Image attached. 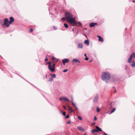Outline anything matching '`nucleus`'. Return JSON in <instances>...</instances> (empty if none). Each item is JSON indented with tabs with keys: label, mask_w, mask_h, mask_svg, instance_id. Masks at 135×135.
I'll list each match as a JSON object with an SVG mask.
<instances>
[{
	"label": "nucleus",
	"mask_w": 135,
	"mask_h": 135,
	"mask_svg": "<svg viewBox=\"0 0 135 135\" xmlns=\"http://www.w3.org/2000/svg\"><path fill=\"white\" fill-rule=\"evenodd\" d=\"M65 16L67 21L73 26H76L77 23L75 22L73 15L69 12H65Z\"/></svg>",
	"instance_id": "1"
},
{
	"label": "nucleus",
	"mask_w": 135,
	"mask_h": 135,
	"mask_svg": "<svg viewBox=\"0 0 135 135\" xmlns=\"http://www.w3.org/2000/svg\"><path fill=\"white\" fill-rule=\"evenodd\" d=\"M111 75L108 72H105L102 73L101 76L102 79L105 81L109 80L110 78Z\"/></svg>",
	"instance_id": "2"
},
{
	"label": "nucleus",
	"mask_w": 135,
	"mask_h": 135,
	"mask_svg": "<svg viewBox=\"0 0 135 135\" xmlns=\"http://www.w3.org/2000/svg\"><path fill=\"white\" fill-rule=\"evenodd\" d=\"M135 57V54L134 53H132V54L130 56L128 60V63H131V60L132 58L133 57Z\"/></svg>",
	"instance_id": "3"
},
{
	"label": "nucleus",
	"mask_w": 135,
	"mask_h": 135,
	"mask_svg": "<svg viewBox=\"0 0 135 135\" xmlns=\"http://www.w3.org/2000/svg\"><path fill=\"white\" fill-rule=\"evenodd\" d=\"M99 96L98 94H96L94 97L93 99V102L94 103H96L98 99Z\"/></svg>",
	"instance_id": "4"
},
{
	"label": "nucleus",
	"mask_w": 135,
	"mask_h": 135,
	"mask_svg": "<svg viewBox=\"0 0 135 135\" xmlns=\"http://www.w3.org/2000/svg\"><path fill=\"white\" fill-rule=\"evenodd\" d=\"M8 20L7 18H6L4 20V25L6 26L7 27L9 26V25L8 24Z\"/></svg>",
	"instance_id": "5"
},
{
	"label": "nucleus",
	"mask_w": 135,
	"mask_h": 135,
	"mask_svg": "<svg viewBox=\"0 0 135 135\" xmlns=\"http://www.w3.org/2000/svg\"><path fill=\"white\" fill-rule=\"evenodd\" d=\"M69 61V60L68 59H65L62 60V61L64 65H65V63H68Z\"/></svg>",
	"instance_id": "6"
},
{
	"label": "nucleus",
	"mask_w": 135,
	"mask_h": 135,
	"mask_svg": "<svg viewBox=\"0 0 135 135\" xmlns=\"http://www.w3.org/2000/svg\"><path fill=\"white\" fill-rule=\"evenodd\" d=\"M55 64H53V67L52 68H51V67H50V68L49 69V70H50L52 72H54L55 70Z\"/></svg>",
	"instance_id": "7"
},
{
	"label": "nucleus",
	"mask_w": 135,
	"mask_h": 135,
	"mask_svg": "<svg viewBox=\"0 0 135 135\" xmlns=\"http://www.w3.org/2000/svg\"><path fill=\"white\" fill-rule=\"evenodd\" d=\"M70 97L71 99V102L72 104L74 105V106L75 107H76L77 106V105H76V104L75 103H74L73 102V96H70Z\"/></svg>",
	"instance_id": "8"
},
{
	"label": "nucleus",
	"mask_w": 135,
	"mask_h": 135,
	"mask_svg": "<svg viewBox=\"0 0 135 135\" xmlns=\"http://www.w3.org/2000/svg\"><path fill=\"white\" fill-rule=\"evenodd\" d=\"M97 37H99L98 40L99 41L103 42L104 40L102 37L99 36H98Z\"/></svg>",
	"instance_id": "9"
},
{
	"label": "nucleus",
	"mask_w": 135,
	"mask_h": 135,
	"mask_svg": "<svg viewBox=\"0 0 135 135\" xmlns=\"http://www.w3.org/2000/svg\"><path fill=\"white\" fill-rule=\"evenodd\" d=\"M73 62H78L80 63V62L78 60V59H73Z\"/></svg>",
	"instance_id": "10"
},
{
	"label": "nucleus",
	"mask_w": 135,
	"mask_h": 135,
	"mask_svg": "<svg viewBox=\"0 0 135 135\" xmlns=\"http://www.w3.org/2000/svg\"><path fill=\"white\" fill-rule=\"evenodd\" d=\"M95 127L97 129V130H98V132H99L101 131H102V129L98 126H96Z\"/></svg>",
	"instance_id": "11"
},
{
	"label": "nucleus",
	"mask_w": 135,
	"mask_h": 135,
	"mask_svg": "<svg viewBox=\"0 0 135 135\" xmlns=\"http://www.w3.org/2000/svg\"><path fill=\"white\" fill-rule=\"evenodd\" d=\"M97 25V23H91L90 24V27H92L94 26Z\"/></svg>",
	"instance_id": "12"
},
{
	"label": "nucleus",
	"mask_w": 135,
	"mask_h": 135,
	"mask_svg": "<svg viewBox=\"0 0 135 135\" xmlns=\"http://www.w3.org/2000/svg\"><path fill=\"white\" fill-rule=\"evenodd\" d=\"M68 107L69 108L68 110L70 112L72 113L73 112V111L71 107L69 106H68Z\"/></svg>",
	"instance_id": "13"
},
{
	"label": "nucleus",
	"mask_w": 135,
	"mask_h": 135,
	"mask_svg": "<svg viewBox=\"0 0 135 135\" xmlns=\"http://www.w3.org/2000/svg\"><path fill=\"white\" fill-rule=\"evenodd\" d=\"M78 47L80 48H83V45L79 43L78 45Z\"/></svg>",
	"instance_id": "14"
},
{
	"label": "nucleus",
	"mask_w": 135,
	"mask_h": 135,
	"mask_svg": "<svg viewBox=\"0 0 135 135\" xmlns=\"http://www.w3.org/2000/svg\"><path fill=\"white\" fill-rule=\"evenodd\" d=\"M77 128L80 131H84V130L83 129L82 127H77Z\"/></svg>",
	"instance_id": "15"
},
{
	"label": "nucleus",
	"mask_w": 135,
	"mask_h": 135,
	"mask_svg": "<svg viewBox=\"0 0 135 135\" xmlns=\"http://www.w3.org/2000/svg\"><path fill=\"white\" fill-rule=\"evenodd\" d=\"M132 64L131 65L133 67H134L135 66V62L133 61H132Z\"/></svg>",
	"instance_id": "16"
},
{
	"label": "nucleus",
	"mask_w": 135,
	"mask_h": 135,
	"mask_svg": "<svg viewBox=\"0 0 135 135\" xmlns=\"http://www.w3.org/2000/svg\"><path fill=\"white\" fill-rule=\"evenodd\" d=\"M9 20H10V21H11V22H13L14 21V18L12 17H10V18Z\"/></svg>",
	"instance_id": "17"
},
{
	"label": "nucleus",
	"mask_w": 135,
	"mask_h": 135,
	"mask_svg": "<svg viewBox=\"0 0 135 135\" xmlns=\"http://www.w3.org/2000/svg\"><path fill=\"white\" fill-rule=\"evenodd\" d=\"M91 132L93 133H94L95 132H98V130L96 129H94L92 130Z\"/></svg>",
	"instance_id": "18"
},
{
	"label": "nucleus",
	"mask_w": 135,
	"mask_h": 135,
	"mask_svg": "<svg viewBox=\"0 0 135 135\" xmlns=\"http://www.w3.org/2000/svg\"><path fill=\"white\" fill-rule=\"evenodd\" d=\"M63 99L64 100L67 101L68 102H69V99H68L66 98V97H63Z\"/></svg>",
	"instance_id": "19"
},
{
	"label": "nucleus",
	"mask_w": 135,
	"mask_h": 135,
	"mask_svg": "<svg viewBox=\"0 0 135 135\" xmlns=\"http://www.w3.org/2000/svg\"><path fill=\"white\" fill-rule=\"evenodd\" d=\"M64 26L66 28H67L68 27V25L66 23H64Z\"/></svg>",
	"instance_id": "20"
},
{
	"label": "nucleus",
	"mask_w": 135,
	"mask_h": 135,
	"mask_svg": "<svg viewBox=\"0 0 135 135\" xmlns=\"http://www.w3.org/2000/svg\"><path fill=\"white\" fill-rule=\"evenodd\" d=\"M66 20V17H63L61 19V20L63 21H64Z\"/></svg>",
	"instance_id": "21"
},
{
	"label": "nucleus",
	"mask_w": 135,
	"mask_h": 135,
	"mask_svg": "<svg viewBox=\"0 0 135 135\" xmlns=\"http://www.w3.org/2000/svg\"><path fill=\"white\" fill-rule=\"evenodd\" d=\"M48 64H49V69L50 68V67H51V62H48Z\"/></svg>",
	"instance_id": "22"
},
{
	"label": "nucleus",
	"mask_w": 135,
	"mask_h": 135,
	"mask_svg": "<svg viewBox=\"0 0 135 135\" xmlns=\"http://www.w3.org/2000/svg\"><path fill=\"white\" fill-rule=\"evenodd\" d=\"M52 76V77L54 78H55L56 77V75L55 74H53V75H51Z\"/></svg>",
	"instance_id": "23"
},
{
	"label": "nucleus",
	"mask_w": 135,
	"mask_h": 135,
	"mask_svg": "<svg viewBox=\"0 0 135 135\" xmlns=\"http://www.w3.org/2000/svg\"><path fill=\"white\" fill-rule=\"evenodd\" d=\"M100 111V109L98 107H97V112H99Z\"/></svg>",
	"instance_id": "24"
},
{
	"label": "nucleus",
	"mask_w": 135,
	"mask_h": 135,
	"mask_svg": "<svg viewBox=\"0 0 135 135\" xmlns=\"http://www.w3.org/2000/svg\"><path fill=\"white\" fill-rule=\"evenodd\" d=\"M115 108H113V110L112 111H111L110 113H113L115 111Z\"/></svg>",
	"instance_id": "25"
},
{
	"label": "nucleus",
	"mask_w": 135,
	"mask_h": 135,
	"mask_svg": "<svg viewBox=\"0 0 135 135\" xmlns=\"http://www.w3.org/2000/svg\"><path fill=\"white\" fill-rule=\"evenodd\" d=\"M78 118L80 120H81L82 119V118L80 116H78Z\"/></svg>",
	"instance_id": "26"
},
{
	"label": "nucleus",
	"mask_w": 135,
	"mask_h": 135,
	"mask_svg": "<svg viewBox=\"0 0 135 135\" xmlns=\"http://www.w3.org/2000/svg\"><path fill=\"white\" fill-rule=\"evenodd\" d=\"M53 80V79L52 78H51L49 80V81H51Z\"/></svg>",
	"instance_id": "27"
},
{
	"label": "nucleus",
	"mask_w": 135,
	"mask_h": 135,
	"mask_svg": "<svg viewBox=\"0 0 135 135\" xmlns=\"http://www.w3.org/2000/svg\"><path fill=\"white\" fill-rule=\"evenodd\" d=\"M70 116L69 114L67 115L66 117V118H69Z\"/></svg>",
	"instance_id": "28"
},
{
	"label": "nucleus",
	"mask_w": 135,
	"mask_h": 135,
	"mask_svg": "<svg viewBox=\"0 0 135 135\" xmlns=\"http://www.w3.org/2000/svg\"><path fill=\"white\" fill-rule=\"evenodd\" d=\"M68 70V69H65L64 70H63V71L64 72H67V71Z\"/></svg>",
	"instance_id": "29"
},
{
	"label": "nucleus",
	"mask_w": 135,
	"mask_h": 135,
	"mask_svg": "<svg viewBox=\"0 0 135 135\" xmlns=\"http://www.w3.org/2000/svg\"><path fill=\"white\" fill-rule=\"evenodd\" d=\"M66 113L65 112H63V115H64V116H65L66 115Z\"/></svg>",
	"instance_id": "30"
},
{
	"label": "nucleus",
	"mask_w": 135,
	"mask_h": 135,
	"mask_svg": "<svg viewBox=\"0 0 135 135\" xmlns=\"http://www.w3.org/2000/svg\"><path fill=\"white\" fill-rule=\"evenodd\" d=\"M8 22L9 23V24L8 25H9L11 24L12 23V22H11V21H8Z\"/></svg>",
	"instance_id": "31"
},
{
	"label": "nucleus",
	"mask_w": 135,
	"mask_h": 135,
	"mask_svg": "<svg viewBox=\"0 0 135 135\" xmlns=\"http://www.w3.org/2000/svg\"><path fill=\"white\" fill-rule=\"evenodd\" d=\"M55 59V57H52V59L53 60H54Z\"/></svg>",
	"instance_id": "32"
},
{
	"label": "nucleus",
	"mask_w": 135,
	"mask_h": 135,
	"mask_svg": "<svg viewBox=\"0 0 135 135\" xmlns=\"http://www.w3.org/2000/svg\"><path fill=\"white\" fill-rule=\"evenodd\" d=\"M97 119L96 117V116H95L94 117V120H97Z\"/></svg>",
	"instance_id": "33"
},
{
	"label": "nucleus",
	"mask_w": 135,
	"mask_h": 135,
	"mask_svg": "<svg viewBox=\"0 0 135 135\" xmlns=\"http://www.w3.org/2000/svg\"><path fill=\"white\" fill-rule=\"evenodd\" d=\"M84 42H89V41L88 40H85Z\"/></svg>",
	"instance_id": "34"
},
{
	"label": "nucleus",
	"mask_w": 135,
	"mask_h": 135,
	"mask_svg": "<svg viewBox=\"0 0 135 135\" xmlns=\"http://www.w3.org/2000/svg\"><path fill=\"white\" fill-rule=\"evenodd\" d=\"M63 108H64V109H66V107L65 106V105H63Z\"/></svg>",
	"instance_id": "35"
},
{
	"label": "nucleus",
	"mask_w": 135,
	"mask_h": 135,
	"mask_svg": "<svg viewBox=\"0 0 135 135\" xmlns=\"http://www.w3.org/2000/svg\"><path fill=\"white\" fill-rule=\"evenodd\" d=\"M78 23L79 24V25L80 26H81L82 24H81V22H79Z\"/></svg>",
	"instance_id": "36"
},
{
	"label": "nucleus",
	"mask_w": 135,
	"mask_h": 135,
	"mask_svg": "<svg viewBox=\"0 0 135 135\" xmlns=\"http://www.w3.org/2000/svg\"><path fill=\"white\" fill-rule=\"evenodd\" d=\"M85 59L86 60H88L89 59V58L88 57H86L85 58Z\"/></svg>",
	"instance_id": "37"
},
{
	"label": "nucleus",
	"mask_w": 135,
	"mask_h": 135,
	"mask_svg": "<svg viewBox=\"0 0 135 135\" xmlns=\"http://www.w3.org/2000/svg\"><path fill=\"white\" fill-rule=\"evenodd\" d=\"M85 44H86L88 46L89 45V43H84Z\"/></svg>",
	"instance_id": "38"
},
{
	"label": "nucleus",
	"mask_w": 135,
	"mask_h": 135,
	"mask_svg": "<svg viewBox=\"0 0 135 135\" xmlns=\"http://www.w3.org/2000/svg\"><path fill=\"white\" fill-rule=\"evenodd\" d=\"M70 123H71V122L70 121H68L67 122V123L68 124H70Z\"/></svg>",
	"instance_id": "39"
},
{
	"label": "nucleus",
	"mask_w": 135,
	"mask_h": 135,
	"mask_svg": "<svg viewBox=\"0 0 135 135\" xmlns=\"http://www.w3.org/2000/svg\"><path fill=\"white\" fill-rule=\"evenodd\" d=\"M103 133L104 134V135H108L105 132H103Z\"/></svg>",
	"instance_id": "40"
},
{
	"label": "nucleus",
	"mask_w": 135,
	"mask_h": 135,
	"mask_svg": "<svg viewBox=\"0 0 135 135\" xmlns=\"http://www.w3.org/2000/svg\"><path fill=\"white\" fill-rule=\"evenodd\" d=\"M33 31V30L32 28L30 29V32H32Z\"/></svg>",
	"instance_id": "41"
},
{
	"label": "nucleus",
	"mask_w": 135,
	"mask_h": 135,
	"mask_svg": "<svg viewBox=\"0 0 135 135\" xmlns=\"http://www.w3.org/2000/svg\"><path fill=\"white\" fill-rule=\"evenodd\" d=\"M48 60L47 58H46L45 59V61H47Z\"/></svg>",
	"instance_id": "42"
},
{
	"label": "nucleus",
	"mask_w": 135,
	"mask_h": 135,
	"mask_svg": "<svg viewBox=\"0 0 135 135\" xmlns=\"http://www.w3.org/2000/svg\"><path fill=\"white\" fill-rule=\"evenodd\" d=\"M75 109L76 110H77L78 109V108L77 107V106L76 107H75Z\"/></svg>",
	"instance_id": "43"
},
{
	"label": "nucleus",
	"mask_w": 135,
	"mask_h": 135,
	"mask_svg": "<svg viewBox=\"0 0 135 135\" xmlns=\"http://www.w3.org/2000/svg\"><path fill=\"white\" fill-rule=\"evenodd\" d=\"M95 124V123H92V125H94Z\"/></svg>",
	"instance_id": "44"
},
{
	"label": "nucleus",
	"mask_w": 135,
	"mask_h": 135,
	"mask_svg": "<svg viewBox=\"0 0 135 135\" xmlns=\"http://www.w3.org/2000/svg\"><path fill=\"white\" fill-rule=\"evenodd\" d=\"M84 56L85 57H86V56H87V55H86V54H84Z\"/></svg>",
	"instance_id": "45"
},
{
	"label": "nucleus",
	"mask_w": 135,
	"mask_h": 135,
	"mask_svg": "<svg viewBox=\"0 0 135 135\" xmlns=\"http://www.w3.org/2000/svg\"><path fill=\"white\" fill-rule=\"evenodd\" d=\"M62 98H60V100H62Z\"/></svg>",
	"instance_id": "46"
},
{
	"label": "nucleus",
	"mask_w": 135,
	"mask_h": 135,
	"mask_svg": "<svg viewBox=\"0 0 135 135\" xmlns=\"http://www.w3.org/2000/svg\"><path fill=\"white\" fill-rule=\"evenodd\" d=\"M132 2H134V3H135V1H133Z\"/></svg>",
	"instance_id": "47"
},
{
	"label": "nucleus",
	"mask_w": 135,
	"mask_h": 135,
	"mask_svg": "<svg viewBox=\"0 0 135 135\" xmlns=\"http://www.w3.org/2000/svg\"><path fill=\"white\" fill-rule=\"evenodd\" d=\"M86 133L85 132V133L83 135H86Z\"/></svg>",
	"instance_id": "48"
},
{
	"label": "nucleus",
	"mask_w": 135,
	"mask_h": 135,
	"mask_svg": "<svg viewBox=\"0 0 135 135\" xmlns=\"http://www.w3.org/2000/svg\"><path fill=\"white\" fill-rule=\"evenodd\" d=\"M116 90H115V91H114V93H116Z\"/></svg>",
	"instance_id": "49"
},
{
	"label": "nucleus",
	"mask_w": 135,
	"mask_h": 135,
	"mask_svg": "<svg viewBox=\"0 0 135 135\" xmlns=\"http://www.w3.org/2000/svg\"><path fill=\"white\" fill-rule=\"evenodd\" d=\"M58 61V60H56V62H57V61Z\"/></svg>",
	"instance_id": "50"
},
{
	"label": "nucleus",
	"mask_w": 135,
	"mask_h": 135,
	"mask_svg": "<svg viewBox=\"0 0 135 135\" xmlns=\"http://www.w3.org/2000/svg\"><path fill=\"white\" fill-rule=\"evenodd\" d=\"M52 65H51V68H52Z\"/></svg>",
	"instance_id": "51"
},
{
	"label": "nucleus",
	"mask_w": 135,
	"mask_h": 135,
	"mask_svg": "<svg viewBox=\"0 0 135 135\" xmlns=\"http://www.w3.org/2000/svg\"><path fill=\"white\" fill-rule=\"evenodd\" d=\"M47 77V75H46V78Z\"/></svg>",
	"instance_id": "52"
},
{
	"label": "nucleus",
	"mask_w": 135,
	"mask_h": 135,
	"mask_svg": "<svg viewBox=\"0 0 135 135\" xmlns=\"http://www.w3.org/2000/svg\"><path fill=\"white\" fill-rule=\"evenodd\" d=\"M48 64V62L46 64V65H47Z\"/></svg>",
	"instance_id": "53"
},
{
	"label": "nucleus",
	"mask_w": 135,
	"mask_h": 135,
	"mask_svg": "<svg viewBox=\"0 0 135 135\" xmlns=\"http://www.w3.org/2000/svg\"><path fill=\"white\" fill-rule=\"evenodd\" d=\"M85 35V36L86 37H87V36H86V35Z\"/></svg>",
	"instance_id": "54"
},
{
	"label": "nucleus",
	"mask_w": 135,
	"mask_h": 135,
	"mask_svg": "<svg viewBox=\"0 0 135 135\" xmlns=\"http://www.w3.org/2000/svg\"><path fill=\"white\" fill-rule=\"evenodd\" d=\"M91 62V61H89L90 62Z\"/></svg>",
	"instance_id": "55"
},
{
	"label": "nucleus",
	"mask_w": 135,
	"mask_h": 135,
	"mask_svg": "<svg viewBox=\"0 0 135 135\" xmlns=\"http://www.w3.org/2000/svg\"><path fill=\"white\" fill-rule=\"evenodd\" d=\"M85 30H86V28H85Z\"/></svg>",
	"instance_id": "56"
},
{
	"label": "nucleus",
	"mask_w": 135,
	"mask_h": 135,
	"mask_svg": "<svg viewBox=\"0 0 135 135\" xmlns=\"http://www.w3.org/2000/svg\"><path fill=\"white\" fill-rule=\"evenodd\" d=\"M73 31H74V30H73Z\"/></svg>",
	"instance_id": "57"
}]
</instances>
